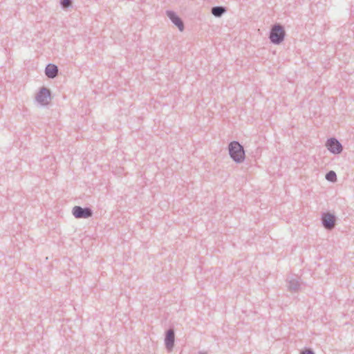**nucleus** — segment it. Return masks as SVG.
Here are the masks:
<instances>
[{
    "mask_svg": "<svg viewBox=\"0 0 354 354\" xmlns=\"http://www.w3.org/2000/svg\"><path fill=\"white\" fill-rule=\"evenodd\" d=\"M229 154L231 158L236 163H241L245 160V151L243 147L238 141H232L228 146Z\"/></svg>",
    "mask_w": 354,
    "mask_h": 354,
    "instance_id": "1",
    "label": "nucleus"
},
{
    "mask_svg": "<svg viewBox=\"0 0 354 354\" xmlns=\"http://www.w3.org/2000/svg\"><path fill=\"white\" fill-rule=\"evenodd\" d=\"M286 32L282 25L276 24L271 28L269 39L274 44H281L285 37Z\"/></svg>",
    "mask_w": 354,
    "mask_h": 354,
    "instance_id": "2",
    "label": "nucleus"
},
{
    "mask_svg": "<svg viewBox=\"0 0 354 354\" xmlns=\"http://www.w3.org/2000/svg\"><path fill=\"white\" fill-rule=\"evenodd\" d=\"M73 215L76 218H88L93 216V210L90 207H82L81 206H75L72 209Z\"/></svg>",
    "mask_w": 354,
    "mask_h": 354,
    "instance_id": "3",
    "label": "nucleus"
},
{
    "mask_svg": "<svg viewBox=\"0 0 354 354\" xmlns=\"http://www.w3.org/2000/svg\"><path fill=\"white\" fill-rule=\"evenodd\" d=\"M322 224L324 227L328 230H331L335 227L336 217L330 212H324L322 214Z\"/></svg>",
    "mask_w": 354,
    "mask_h": 354,
    "instance_id": "4",
    "label": "nucleus"
},
{
    "mask_svg": "<svg viewBox=\"0 0 354 354\" xmlns=\"http://www.w3.org/2000/svg\"><path fill=\"white\" fill-rule=\"evenodd\" d=\"M326 147L333 154H339L343 150L342 144L335 138H330L327 140Z\"/></svg>",
    "mask_w": 354,
    "mask_h": 354,
    "instance_id": "5",
    "label": "nucleus"
},
{
    "mask_svg": "<svg viewBox=\"0 0 354 354\" xmlns=\"http://www.w3.org/2000/svg\"><path fill=\"white\" fill-rule=\"evenodd\" d=\"M37 101L42 105L49 104L50 100V91L46 87H42L36 95Z\"/></svg>",
    "mask_w": 354,
    "mask_h": 354,
    "instance_id": "6",
    "label": "nucleus"
},
{
    "mask_svg": "<svg viewBox=\"0 0 354 354\" xmlns=\"http://www.w3.org/2000/svg\"><path fill=\"white\" fill-rule=\"evenodd\" d=\"M174 342H175V332L174 328H169L165 332V347L169 351H171L174 346Z\"/></svg>",
    "mask_w": 354,
    "mask_h": 354,
    "instance_id": "7",
    "label": "nucleus"
},
{
    "mask_svg": "<svg viewBox=\"0 0 354 354\" xmlns=\"http://www.w3.org/2000/svg\"><path fill=\"white\" fill-rule=\"evenodd\" d=\"M166 13L169 19L178 28L179 30L183 31L184 30V23L176 13L172 10H167Z\"/></svg>",
    "mask_w": 354,
    "mask_h": 354,
    "instance_id": "8",
    "label": "nucleus"
},
{
    "mask_svg": "<svg viewBox=\"0 0 354 354\" xmlns=\"http://www.w3.org/2000/svg\"><path fill=\"white\" fill-rule=\"evenodd\" d=\"M45 75L50 79L56 77L58 75V67L53 64H48L45 68Z\"/></svg>",
    "mask_w": 354,
    "mask_h": 354,
    "instance_id": "9",
    "label": "nucleus"
},
{
    "mask_svg": "<svg viewBox=\"0 0 354 354\" xmlns=\"http://www.w3.org/2000/svg\"><path fill=\"white\" fill-rule=\"evenodd\" d=\"M301 283L297 277L288 279V289L291 292H297L300 289Z\"/></svg>",
    "mask_w": 354,
    "mask_h": 354,
    "instance_id": "10",
    "label": "nucleus"
},
{
    "mask_svg": "<svg viewBox=\"0 0 354 354\" xmlns=\"http://www.w3.org/2000/svg\"><path fill=\"white\" fill-rule=\"evenodd\" d=\"M211 12L214 17H221L226 12V8L223 6H214Z\"/></svg>",
    "mask_w": 354,
    "mask_h": 354,
    "instance_id": "11",
    "label": "nucleus"
},
{
    "mask_svg": "<svg viewBox=\"0 0 354 354\" xmlns=\"http://www.w3.org/2000/svg\"><path fill=\"white\" fill-rule=\"evenodd\" d=\"M326 179L330 182H335L337 180V175L334 171H329L326 173Z\"/></svg>",
    "mask_w": 354,
    "mask_h": 354,
    "instance_id": "12",
    "label": "nucleus"
},
{
    "mask_svg": "<svg viewBox=\"0 0 354 354\" xmlns=\"http://www.w3.org/2000/svg\"><path fill=\"white\" fill-rule=\"evenodd\" d=\"M60 3L63 8H68L72 5V0H60Z\"/></svg>",
    "mask_w": 354,
    "mask_h": 354,
    "instance_id": "13",
    "label": "nucleus"
},
{
    "mask_svg": "<svg viewBox=\"0 0 354 354\" xmlns=\"http://www.w3.org/2000/svg\"><path fill=\"white\" fill-rule=\"evenodd\" d=\"M301 354H315L314 351L311 349H307L301 353Z\"/></svg>",
    "mask_w": 354,
    "mask_h": 354,
    "instance_id": "14",
    "label": "nucleus"
},
{
    "mask_svg": "<svg viewBox=\"0 0 354 354\" xmlns=\"http://www.w3.org/2000/svg\"><path fill=\"white\" fill-rule=\"evenodd\" d=\"M198 354H207L205 352H203V351H199L198 352Z\"/></svg>",
    "mask_w": 354,
    "mask_h": 354,
    "instance_id": "15",
    "label": "nucleus"
}]
</instances>
